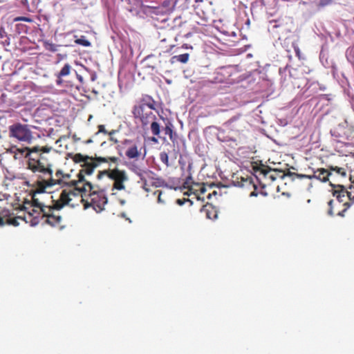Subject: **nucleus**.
<instances>
[{
	"label": "nucleus",
	"mask_w": 354,
	"mask_h": 354,
	"mask_svg": "<svg viewBox=\"0 0 354 354\" xmlns=\"http://www.w3.org/2000/svg\"><path fill=\"white\" fill-rule=\"evenodd\" d=\"M28 158L27 168L35 174V193H44L46 189L53 187L55 181L53 180V156L55 150L49 146H35L25 147L19 150Z\"/></svg>",
	"instance_id": "f257e3e1"
},
{
	"label": "nucleus",
	"mask_w": 354,
	"mask_h": 354,
	"mask_svg": "<svg viewBox=\"0 0 354 354\" xmlns=\"http://www.w3.org/2000/svg\"><path fill=\"white\" fill-rule=\"evenodd\" d=\"M156 102L149 95H142L139 98L136 104L132 108V114L136 120H138L142 127H147L150 124V129L154 136L151 138V141L154 143L158 142V138L160 137V125L156 121V115L153 113L156 111Z\"/></svg>",
	"instance_id": "f03ea898"
},
{
	"label": "nucleus",
	"mask_w": 354,
	"mask_h": 354,
	"mask_svg": "<svg viewBox=\"0 0 354 354\" xmlns=\"http://www.w3.org/2000/svg\"><path fill=\"white\" fill-rule=\"evenodd\" d=\"M119 160V158L111 156L95 157L93 158L92 160H88L85 164L82 165V169L77 174V180H74L70 183V185L74 187V190H69L68 192H73V194H72L73 197L77 196L82 193L91 192L93 189V186L85 179V176L91 175L99 163L108 162L109 161L118 163Z\"/></svg>",
	"instance_id": "7ed1b4c3"
},
{
	"label": "nucleus",
	"mask_w": 354,
	"mask_h": 354,
	"mask_svg": "<svg viewBox=\"0 0 354 354\" xmlns=\"http://www.w3.org/2000/svg\"><path fill=\"white\" fill-rule=\"evenodd\" d=\"M72 194L73 192H68L66 189H63L59 195V197L56 201H53V204L48 205V207L41 209V214L39 216L41 218H44V223L49 224L51 226H57L60 224L62 217L54 213L55 210H60L65 205H69L72 201Z\"/></svg>",
	"instance_id": "20e7f679"
},
{
	"label": "nucleus",
	"mask_w": 354,
	"mask_h": 354,
	"mask_svg": "<svg viewBox=\"0 0 354 354\" xmlns=\"http://www.w3.org/2000/svg\"><path fill=\"white\" fill-rule=\"evenodd\" d=\"M88 197L86 199L83 198L82 194L86 193H82L78 196H81V203H82L84 208L88 209L91 207L97 212L100 213L104 209V206L108 202L107 197L104 190H91L88 192Z\"/></svg>",
	"instance_id": "39448f33"
},
{
	"label": "nucleus",
	"mask_w": 354,
	"mask_h": 354,
	"mask_svg": "<svg viewBox=\"0 0 354 354\" xmlns=\"http://www.w3.org/2000/svg\"><path fill=\"white\" fill-rule=\"evenodd\" d=\"M104 176H107L110 179L114 181L113 188L118 190L124 189V183L128 180V176L124 170H120L118 168L99 171L97 178L100 179Z\"/></svg>",
	"instance_id": "423d86ee"
},
{
	"label": "nucleus",
	"mask_w": 354,
	"mask_h": 354,
	"mask_svg": "<svg viewBox=\"0 0 354 354\" xmlns=\"http://www.w3.org/2000/svg\"><path fill=\"white\" fill-rule=\"evenodd\" d=\"M10 137L30 143L33 139L32 133L28 125L16 123L9 127Z\"/></svg>",
	"instance_id": "0eeeda50"
},
{
	"label": "nucleus",
	"mask_w": 354,
	"mask_h": 354,
	"mask_svg": "<svg viewBox=\"0 0 354 354\" xmlns=\"http://www.w3.org/2000/svg\"><path fill=\"white\" fill-rule=\"evenodd\" d=\"M330 185L333 187V195L335 197V201H339L340 204H350V207L354 202V196L351 192H348L343 185H334L330 182Z\"/></svg>",
	"instance_id": "6e6552de"
},
{
	"label": "nucleus",
	"mask_w": 354,
	"mask_h": 354,
	"mask_svg": "<svg viewBox=\"0 0 354 354\" xmlns=\"http://www.w3.org/2000/svg\"><path fill=\"white\" fill-rule=\"evenodd\" d=\"M26 205H28L32 207V209L28 212L30 216H33L34 221H32V225H36L39 223L38 218L41 214V209L48 207V205H45L40 203L39 200L35 197V194L32 197V201L30 202H26L23 206L24 209L27 211L29 207H26Z\"/></svg>",
	"instance_id": "1a4fd4ad"
},
{
	"label": "nucleus",
	"mask_w": 354,
	"mask_h": 354,
	"mask_svg": "<svg viewBox=\"0 0 354 354\" xmlns=\"http://www.w3.org/2000/svg\"><path fill=\"white\" fill-rule=\"evenodd\" d=\"M327 214L330 216H339L344 217L347 209L350 207V204H340L335 200H330L328 202Z\"/></svg>",
	"instance_id": "9d476101"
},
{
	"label": "nucleus",
	"mask_w": 354,
	"mask_h": 354,
	"mask_svg": "<svg viewBox=\"0 0 354 354\" xmlns=\"http://www.w3.org/2000/svg\"><path fill=\"white\" fill-rule=\"evenodd\" d=\"M290 176L295 175V174L289 173ZM299 178H307L309 179L316 178L319 180L321 182L325 183L329 180V177L332 176V173L328 169L320 168L314 171L313 175H304V174H296Z\"/></svg>",
	"instance_id": "9b49d317"
},
{
	"label": "nucleus",
	"mask_w": 354,
	"mask_h": 354,
	"mask_svg": "<svg viewBox=\"0 0 354 354\" xmlns=\"http://www.w3.org/2000/svg\"><path fill=\"white\" fill-rule=\"evenodd\" d=\"M236 185L250 191L249 194L250 197H255L259 195L257 192L258 187L254 183L252 178H241V181H237Z\"/></svg>",
	"instance_id": "f8f14e48"
},
{
	"label": "nucleus",
	"mask_w": 354,
	"mask_h": 354,
	"mask_svg": "<svg viewBox=\"0 0 354 354\" xmlns=\"http://www.w3.org/2000/svg\"><path fill=\"white\" fill-rule=\"evenodd\" d=\"M73 73H76V71L73 68L69 63H65L60 71L56 74L57 84L59 85L62 84L64 82V79L68 77Z\"/></svg>",
	"instance_id": "ddd939ff"
},
{
	"label": "nucleus",
	"mask_w": 354,
	"mask_h": 354,
	"mask_svg": "<svg viewBox=\"0 0 354 354\" xmlns=\"http://www.w3.org/2000/svg\"><path fill=\"white\" fill-rule=\"evenodd\" d=\"M194 9L196 15L203 19L207 18L208 5L203 0H196Z\"/></svg>",
	"instance_id": "4468645a"
},
{
	"label": "nucleus",
	"mask_w": 354,
	"mask_h": 354,
	"mask_svg": "<svg viewBox=\"0 0 354 354\" xmlns=\"http://www.w3.org/2000/svg\"><path fill=\"white\" fill-rule=\"evenodd\" d=\"M174 126L172 123L167 120V122H165V125L163 127V131L165 135H168L169 137V139L171 140V142H174L177 138V134L173 129Z\"/></svg>",
	"instance_id": "2eb2a0df"
},
{
	"label": "nucleus",
	"mask_w": 354,
	"mask_h": 354,
	"mask_svg": "<svg viewBox=\"0 0 354 354\" xmlns=\"http://www.w3.org/2000/svg\"><path fill=\"white\" fill-rule=\"evenodd\" d=\"M68 156L75 163L83 162V164H85L88 160H93V157H90L88 156H84L79 153L75 154L68 153Z\"/></svg>",
	"instance_id": "dca6fc26"
},
{
	"label": "nucleus",
	"mask_w": 354,
	"mask_h": 354,
	"mask_svg": "<svg viewBox=\"0 0 354 354\" xmlns=\"http://www.w3.org/2000/svg\"><path fill=\"white\" fill-rule=\"evenodd\" d=\"M125 154L129 159L138 158L140 155V150L136 145H133L127 149Z\"/></svg>",
	"instance_id": "f3484780"
},
{
	"label": "nucleus",
	"mask_w": 354,
	"mask_h": 354,
	"mask_svg": "<svg viewBox=\"0 0 354 354\" xmlns=\"http://www.w3.org/2000/svg\"><path fill=\"white\" fill-rule=\"evenodd\" d=\"M189 55L188 53H184L179 55H174L171 58V63L174 64L177 62L185 64L188 62Z\"/></svg>",
	"instance_id": "a211bd4d"
},
{
	"label": "nucleus",
	"mask_w": 354,
	"mask_h": 354,
	"mask_svg": "<svg viewBox=\"0 0 354 354\" xmlns=\"http://www.w3.org/2000/svg\"><path fill=\"white\" fill-rule=\"evenodd\" d=\"M64 173L62 170H57L55 174V177L53 176V180L55 183L53 185V187L56 185H62L64 182V179L62 178V176H64Z\"/></svg>",
	"instance_id": "6ab92c4d"
},
{
	"label": "nucleus",
	"mask_w": 354,
	"mask_h": 354,
	"mask_svg": "<svg viewBox=\"0 0 354 354\" xmlns=\"http://www.w3.org/2000/svg\"><path fill=\"white\" fill-rule=\"evenodd\" d=\"M70 174H64V176H62V178L64 179V182L62 185H60L62 187L67 186L69 187V189H66V190H74V187L70 185V183L73 181V180H69L70 179Z\"/></svg>",
	"instance_id": "aec40b11"
},
{
	"label": "nucleus",
	"mask_w": 354,
	"mask_h": 354,
	"mask_svg": "<svg viewBox=\"0 0 354 354\" xmlns=\"http://www.w3.org/2000/svg\"><path fill=\"white\" fill-rule=\"evenodd\" d=\"M275 171V170H272L269 167L261 169V173L263 174L266 177L270 178L272 180H274L276 179V177H274L272 174V173Z\"/></svg>",
	"instance_id": "412c9836"
},
{
	"label": "nucleus",
	"mask_w": 354,
	"mask_h": 354,
	"mask_svg": "<svg viewBox=\"0 0 354 354\" xmlns=\"http://www.w3.org/2000/svg\"><path fill=\"white\" fill-rule=\"evenodd\" d=\"M109 140L110 142H111L112 143H109V142H103L102 144H101V147L102 149H106L108 147H111L112 148H113L114 149H116V147L115 145H116L118 141L117 139L113 138L112 136L110 137L109 138Z\"/></svg>",
	"instance_id": "4be33fe9"
},
{
	"label": "nucleus",
	"mask_w": 354,
	"mask_h": 354,
	"mask_svg": "<svg viewBox=\"0 0 354 354\" xmlns=\"http://www.w3.org/2000/svg\"><path fill=\"white\" fill-rule=\"evenodd\" d=\"M75 43L85 47L90 46L91 44V42L86 39L85 36H82L80 38L76 39Z\"/></svg>",
	"instance_id": "5701e85b"
},
{
	"label": "nucleus",
	"mask_w": 354,
	"mask_h": 354,
	"mask_svg": "<svg viewBox=\"0 0 354 354\" xmlns=\"http://www.w3.org/2000/svg\"><path fill=\"white\" fill-rule=\"evenodd\" d=\"M329 171H335L337 174H339V176H346V171L344 168L342 167H333V166H330L329 167Z\"/></svg>",
	"instance_id": "b1692460"
},
{
	"label": "nucleus",
	"mask_w": 354,
	"mask_h": 354,
	"mask_svg": "<svg viewBox=\"0 0 354 354\" xmlns=\"http://www.w3.org/2000/svg\"><path fill=\"white\" fill-rule=\"evenodd\" d=\"M163 9L159 7L151 8L149 10V14L151 16V17H153V15H163Z\"/></svg>",
	"instance_id": "393cba45"
},
{
	"label": "nucleus",
	"mask_w": 354,
	"mask_h": 354,
	"mask_svg": "<svg viewBox=\"0 0 354 354\" xmlns=\"http://www.w3.org/2000/svg\"><path fill=\"white\" fill-rule=\"evenodd\" d=\"M160 161L164 163L167 167H169L170 165L169 162V157L167 153L165 151H162L160 153Z\"/></svg>",
	"instance_id": "a878e982"
},
{
	"label": "nucleus",
	"mask_w": 354,
	"mask_h": 354,
	"mask_svg": "<svg viewBox=\"0 0 354 354\" xmlns=\"http://www.w3.org/2000/svg\"><path fill=\"white\" fill-rule=\"evenodd\" d=\"M19 218H20V217L10 218L8 216L7 218H6V223L7 225L17 226L19 224L18 222Z\"/></svg>",
	"instance_id": "bb28decb"
},
{
	"label": "nucleus",
	"mask_w": 354,
	"mask_h": 354,
	"mask_svg": "<svg viewBox=\"0 0 354 354\" xmlns=\"http://www.w3.org/2000/svg\"><path fill=\"white\" fill-rule=\"evenodd\" d=\"M26 21L31 23L33 21L32 19L29 17H17L13 19L14 22L17 21Z\"/></svg>",
	"instance_id": "cd10ccee"
},
{
	"label": "nucleus",
	"mask_w": 354,
	"mask_h": 354,
	"mask_svg": "<svg viewBox=\"0 0 354 354\" xmlns=\"http://www.w3.org/2000/svg\"><path fill=\"white\" fill-rule=\"evenodd\" d=\"M16 28L18 33L27 32L28 31V26L23 24H17Z\"/></svg>",
	"instance_id": "c85d7f7f"
},
{
	"label": "nucleus",
	"mask_w": 354,
	"mask_h": 354,
	"mask_svg": "<svg viewBox=\"0 0 354 354\" xmlns=\"http://www.w3.org/2000/svg\"><path fill=\"white\" fill-rule=\"evenodd\" d=\"M162 194V192L160 190H157L154 192V194H158V203H165V201L162 200V196H161Z\"/></svg>",
	"instance_id": "c756f323"
},
{
	"label": "nucleus",
	"mask_w": 354,
	"mask_h": 354,
	"mask_svg": "<svg viewBox=\"0 0 354 354\" xmlns=\"http://www.w3.org/2000/svg\"><path fill=\"white\" fill-rule=\"evenodd\" d=\"M293 47H294V50L296 53V55L299 58L300 53H301L299 48L298 47V46L297 44H293Z\"/></svg>",
	"instance_id": "7c9ffc66"
},
{
	"label": "nucleus",
	"mask_w": 354,
	"mask_h": 354,
	"mask_svg": "<svg viewBox=\"0 0 354 354\" xmlns=\"http://www.w3.org/2000/svg\"><path fill=\"white\" fill-rule=\"evenodd\" d=\"M21 3L26 8V10H30L28 1V0H20Z\"/></svg>",
	"instance_id": "2f4dec72"
},
{
	"label": "nucleus",
	"mask_w": 354,
	"mask_h": 354,
	"mask_svg": "<svg viewBox=\"0 0 354 354\" xmlns=\"http://www.w3.org/2000/svg\"><path fill=\"white\" fill-rule=\"evenodd\" d=\"M98 132L99 133H107L106 130L105 129V127L104 125L100 124L98 126Z\"/></svg>",
	"instance_id": "473e14b6"
},
{
	"label": "nucleus",
	"mask_w": 354,
	"mask_h": 354,
	"mask_svg": "<svg viewBox=\"0 0 354 354\" xmlns=\"http://www.w3.org/2000/svg\"><path fill=\"white\" fill-rule=\"evenodd\" d=\"M331 1H332V0H320L319 4L322 6H326V5H328L329 3H330Z\"/></svg>",
	"instance_id": "72a5a7b5"
},
{
	"label": "nucleus",
	"mask_w": 354,
	"mask_h": 354,
	"mask_svg": "<svg viewBox=\"0 0 354 354\" xmlns=\"http://www.w3.org/2000/svg\"><path fill=\"white\" fill-rule=\"evenodd\" d=\"M8 216H5V217H0V226H4L5 225H7L6 223V218H7Z\"/></svg>",
	"instance_id": "f704fd0d"
},
{
	"label": "nucleus",
	"mask_w": 354,
	"mask_h": 354,
	"mask_svg": "<svg viewBox=\"0 0 354 354\" xmlns=\"http://www.w3.org/2000/svg\"><path fill=\"white\" fill-rule=\"evenodd\" d=\"M189 199H177L176 201V203L177 204H178L179 205H183L186 201H189Z\"/></svg>",
	"instance_id": "c9c22d12"
},
{
	"label": "nucleus",
	"mask_w": 354,
	"mask_h": 354,
	"mask_svg": "<svg viewBox=\"0 0 354 354\" xmlns=\"http://www.w3.org/2000/svg\"><path fill=\"white\" fill-rule=\"evenodd\" d=\"M199 187V191L201 192V194H204L205 192H206V188L203 185H198Z\"/></svg>",
	"instance_id": "e433bc0d"
},
{
	"label": "nucleus",
	"mask_w": 354,
	"mask_h": 354,
	"mask_svg": "<svg viewBox=\"0 0 354 354\" xmlns=\"http://www.w3.org/2000/svg\"><path fill=\"white\" fill-rule=\"evenodd\" d=\"M143 189L146 191V192H149V189L147 187V183L146 182V180H145L144 182V185L142 186Z\"/></svg>",
	"instance_id": "4c0bfd02"
},
{
	"label": "nucleus",
	"mask_w": 354,
	"mask_h": 354,
	"mask_svg": "<svg viewBox=\"0 0 354 354\" xmlns=\"http://www.w3.org/2000/svg\"><path fill=\"white\" fill-rule=\"evenodd\" d=\"M75 74H76V75H77V79H78L80 82H82V76H81V75H78L77 73H76Z\"/></svg>",
	"instance_id": "58836bf2"
},
{
	"label": "nucleus",
	"mask_w": 354,
	"mask_h": 354,
	"mask_svg": "<svg viewBox=\"0 0 354 354\" xmlns=\"http://www.w3.org/2000/svg\"><path fill=\"white\" fill-rule=\"evenodd\" d=\"M258 193H259V194H261V195H263V196H266L267 195V194L266 192H263L262 190L260 192H258Z\"/></svg>",
	"instance_id": "ea45409f"
},
{
	"label": "nucleus",
	"mask_w": 354,
	"mask_h": 354,
	"mask_svg": "<svg viewBox=\"0 0 354 354\" xmlns=\"http://www.w3.org/2000/svg\"><path fill=\"white\" fill-rule=\"evenodd\" d=\"M183 48H186V49L189 48V47H188V45H187V44H184V45H183Z\"/></svg>",
	"instance_id": "a19ab883"
},
{
	"label": "nucleus",
	"mask_w": 354,
	"mask_h": 354,
	"mask_svg": "<svg viewBox=\"0 0 354 354\" xmlns=\"http://www.w3.org/2000/svg\"><path fill=\"white\" fill-rule=\"evenodd\" d=\"M194 194L196 196L197 199H200V196L197 195L195 192Z\"/></svg>",
	"instance_id": "79ce46f5"
},
{
	"label": "nucleus",
	"mask_w": 354,
	"mask_h": 354,
	"mask_svg": "<svg viewBox=\"0 0 354 354\" xmlns=\"http://www.w3.org/2000/svg\"><path fill=\"white\" fill-rule=\"evenodd\" d=\"M4 44H7L8 45L9 44V42L7 41V39L5 40V41H3Z\"/></svg>",
	"instance_id": "37998d69"
},
{
	"label": "nucleus",
	"mask_w": 354,
	"mask_h": 354,
	"mask_svg": "<svg viewBox=\"0 0 354 354\" xmlns=\"http://www.w3.org/2000/svg\"><path fill=\"white\" fill-rule=\"evenodd\" d=\"M115 133V131H112L111 132L109 133V135L111 136L112 134H113Z\"/></svg>",
	"instance_id": "c03bdc74"
}]
</instances>
